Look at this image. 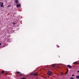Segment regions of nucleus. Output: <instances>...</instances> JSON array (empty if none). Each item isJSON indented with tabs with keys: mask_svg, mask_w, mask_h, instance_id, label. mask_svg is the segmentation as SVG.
I'll return each instance as SVG.
<instances>
[{
	"mask_svg": "<svg viewBox=\"0 0 79 79\" xmlns=\"http://www.w3.org/2000/svg\"><path fill=\"white\" fill-rule=\"evenodd\" d=\"M52 74H53V73L52 72H50V71H48V74L49 76H51Z\"/></svg>",
	"mask_w": 79,
	"mask_h": 79,
	"instance_id": "f257e3e1",
	"label": "nucleus"
},
{
	"mask_svg": "<svg viewBox=\"0 0 79 79\" xmlns=\"http://www.w3.org/2000/svg\"><path fill=\"white\" fill-rule=\"evenodd\" d=\"M0 7H3V3L0 2Z\"/></svg>",
	"mask_w": 79,
	"mask_h": 79,
	"instance_id": "f03ea898",
	"label": "nucleus"
},
{
	"mask_svg": "<svg viewBox=\"0 0 79 79\" xmlns=\"http://www.w3.org/2000/svg\"><path fill=\"white\" fill-rule=\"evenodd\" d=\"M67 66L70 69H71V68H72V66H71L70 65H68Z\"/></svg>",
	"mask_w": 79,
	"mask_h": 79,
	"instance_id": "7ed1b4c3",
	"label": "nucleus"
},
{
	"mask_svg": "<svg viewBox=\"0 0 79 79\" xmlns=\"http://www.w3.org/2000/svg\"><path fill=\"white\" fill-rule=\"evenodd\" d=\"M55 66V64H52V65L50 67L51 68H54Z\"/></svg>",
	"mask_w": 79,
	"mask_h": 79,
	"instance_id": "20e7f679",
	"label": "nucleus"
},
{
	"mask_svg": "<svg viewBox=\"0 0 79 79\" xmlns=\"http://www.w3.org/2000/svg\"><path fill=\"white\" fill-rule=\"evenodd\" d=\"M21 6V4H18L17 5H16V6L17 8H19V6Z\"/></svg>",
	"mask_w": 79,
	"mask_h": 79,
	"instance_id": "39448f33",
	"label": "nucleus"
},
{
	"mask_svg": "<svg viewBox=\"0 0 79 79\" xmlns=\"http://www.w3.org/2000/svg\"><path fill=\"white\" fill-rule=\"evenodd\" d=\"M1 74H0V75H1V74H3V73H5V71L4 70H2L1 71Z\"/></svg>",
	"mask_w": 79,
	"mask_h": 79,
	"instance_id": "423d86ee",
	"label": "nucleus"
},
{
	"mask_svg": "<svg viewBox=\"0 0 79 79\" xmlns=\"http://www.w3.org/2000/svg\"><path fill=\"white\" fill-rule=\"evenodd\" d=\"M15 2L16 3V4H18V0H15Z\"/></svg>",
	"mask_w": 79,
	"mask_h": 79,
	"instance_id": "0eeeda50",
	"label": "nucleus"
},
{
	"mask_svg": "<svg viewBox=\"0 0 79 79\" xmlns=\"http://www.w3.org/2000/svg\"><path fill=\"white\" fill-rule=\"evenodd\" d=\"M77 61H76L74 62H73V64H77Z\"/></svg>",
	"mask_w": 79,
	"mask_h": 79,
	"instance_id": "6e6552de",
	"label": "nucleus"
},
{
	"mask_svg": "<svg viewBox=\"0 0 79 79\" xmlns=\"http://www.w3.org/2000/svg\"><path fill=\"white\" fill-rule=\"evenodd\" d=\"M67 72L65 73V74H68V69H67Z\"/></svg>",
	"mask_w": 79,
	"mask_h": 79,
	"instance_id": "1a4fd4ad",
	"label": "nucleus"
},
{
	"mask_svg": "<svg viewBox=\"0 0 79 79\" xmlns=\"http://www.w3.org/2000/svg\"><path fill=\"white\" fill-rule=\"evenodd\" d=\"M33 76H37V73H33Z\"/></svg>",
	"mask_w": 79,
	"mask_h": 79,
	"instance_id": "9d476101",
	"label": "nucleus"
},
{
	"mask_svg": "<svg viewBox=\"0 0 79 79\" xmlns=\"http://www.w3.org/2000/svg\"><path fill=\"white\" fill-rule=\"evenodd\" d=\"M30 75L31 76H32V75H34V73H30Z\"/></svg>",
	"mask_w": 79,
	"mask_h": 79,
	"instance_id": "9b49d317",
	"label": "nucleus"
},
{
	"mask_svg": "<svg viewBox=\"0 0 79 79\" xmlns=\"http://www.w3.org/2000/svg\"><path fill=\"white\" fill-rule=\"evenodd\" d=\"M76 78H77V79H79V75L77 76Z\"/></svg>",
	"mask_w": 79,
	"mask_h": 79,
	"instance_id": "f8f14e48",
	"label": "nucleus"
},
{
	"mask_svg": "<svg viewBox=\"0 0 79 79\" xmlns=\"http://www.w3.org/2000/svg\"><path fill=\"white\" fill-rule=\"evenodd\" d=\"M19 76H20V77H21V76H23V74L20 73V75Z\"/></svg>",
	"mask_w": 79,
	"mask_h": 79,
	"instance_id": "ddd939ff",
	"label": "nucleus"
},
{
	"mask_svg": "<svg viewBox=\"0 0 79 79\" xmlns=\"http://www.w3.org/2000/svg\"><path fill=\"white\" fill-rule=\"evenodd\" d=\"M11 5H10L9 6H8L7 7V8H8V7H11Z\"/></svg>",
	"mask_w": 79,
	"mask_h": 79,
	"instance_id": "4468645a",
	"label": "nucleus"
},
{
	"mask_svg": "<svg viewBox=\"0 0 79 79\" xmlns=\"http://www.w3.org/2000/svg\"><path fill=\"white\" fill-rule=\"evenodd\" d=\"M16 73H18V74H20V72H19L17 71V72H16Z\"/></svg>",
	"mask_w": 79,
	"mask_h": 79,
	"instance_id": "2eb2a0df",
	"label": "nucleus"
},
{
	"mask_svg": "<svg viewBox=\"0 0 79 79\" xmlns=\"http://www.w3.org/2000/svg\"><path fill=\"white\" fill-rule=\"evenodd\" d=\"M70 79H74V78H73V77H71L70 78Z\"/></svg>",
	"mask_w": 79,
	"mask_h": 79,
	"instance_id": "dca6fc26",
	"label": "nucleus"
},
{
	"mask_svg": "<svg viewBox=\"0 0 79 79\" xmlns=\"http://www.w3.org/2000/svg\"><path fill=\"white\" fill-rule=\"evenodd\" d=\"M21 79H26V78L24 77H23V78H21Z\"/></svg>",
	"mask_w": 79,
	"mask_h": 79,
	"instance_id": "f3484780",
	"label": "nucleus"
},
{
	"mask_svg": "<svg viewBox=\"0 0 79 79\" xmlns=\"http://www.w3.org/2000/svg\"><path fill=\"white\" fill-rule=\"evenodd\" d=\"M58 48H60V46H58Z\"/></svg>",
	"mask_w": 79,
	"mask_h": 79,
	"instance_id": "a211bd4d",
	"label": "nucleus"
},
{
	"mask_svg": "<svg viewBox=\"0 0 79 79\" xmlns=\"http://www.w3.org/2000/svg\"><path fill=\"white\" fill-rule=\"evenodd\" d=\"M7 74V73H5V75H6V74Z\"/></svg>",
	"mask_w": 79,
	"mask_h": 79,
	"instance_id": "6ab92c4d",
	"label": "nucleus"
},
{
	"mask_svg": "<svg viewBox=\"0 0 79 79\" xmlns=\"http://www.w3.org/2000/svg\"><path fill=\"white\" fill-rule=\"evenodd\" d=\"M74 76V75H72V76Z\"/></svg>",
	"mask_w": 79,
	"mask_h": 79,
	"instance_id": "aec40b11",
	"label": "nucleus"
},
{
	"mask_svg": "<svg viewBox=\"0 0 79 79\" xmlns=\"http://www.w3.org/2000/svg\"><path fill=\"white\" fill-rule=\"evenodd\" d=\"M2 45V44L1 43H0V45Z\"/></svg>",
	"mask_w": 79,
	"mask_h": 79,
	"instance_id": "412c9836",
	"label": "nucleus"
},
{
	"mask_svg": "<svg viewBox=\"0 0 79 79\" xmlns=\"http://www.w3.org/2000/svg\"><path fill=\"white\" fill-rule=\"evenodd\" d=\"M77 72H78V73H79V71H77Z\"/></svg>",
	"mask_w": 79,
	"mask_h": 79,
	"instance_id": "4be33fe9",
	"label": "nucleus"
}]
</instances>
